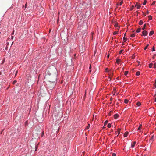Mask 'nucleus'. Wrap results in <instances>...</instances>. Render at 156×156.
I'll use <instances>...</instances> for the list:
<instances>
[{
  "instance_id": "nucleus-1",
  "label": "nucleus",
  "mask_w": 156,
  "mask_h": 156,
  "mask_svg": "<svg viewBox=\"0 0 156 156\" xmlns=\"http://www.w3.org/2000/svg\"><path fill=\"white\" fill-rule=\"evenodd\" d=\"M57 72L56 69L55 67H53L52 69H48L46 71L45 73L48 75H51V77H53V80H51L52 82H50V84H52V86L51 88H53L55 85V82L56 80L57 77Z\"/></svg>"
},
{
  "instance_id": "nucleus-2",
  "label": "nucleus",
  "mask_w": 156,
  "mask_h": 156,
  "mask_svg": "<svg viewBox=\"0 0 156 156\" xmlns=\"http://www.w3.org/2000/svg\"><path fill=\"white\" fill-rule=\"evenodd\" d=\"M62 116L59 114L55 115L53 118V121L56 122L60 120Z\"/></svg>"
},
{
  "instance_id": "nucleus-3",
  "label": "nucleus",
  "mask_w": 156,
  "mask_h": 156,
  "mask_svg": "<svg viewBox=\"0 0 156 156\" xmlns=\"http://www.w3.org/2000/svg\"><path fill=\"white\" fill-rule=\"evenodd\" d=\"M142 34L144 36H146L148 34V32L145 30H143L142 32Z\"/></svg>"
},
{
  "instance_id": "nucleus-4",
  "label": "nucleus",
  "mask_w": 156,
  "mask_h": 156,
  "mask_svg": "<svg viewBox=\"0 0 156 156\" xmlns=\"http://www.w3.org/2000/svg\"><path fill=\"white\" fill-rule=\"evenodd\" d=\"M135 6V7L137 6V9H138L140 8L141 6L140 4L138 3H136Z\"/></svg>"
},
{
  "instance_id": "nucleus-5",
  "label": "nucleus",
  "mask_w": 156,
  "mask_h": 156,
  "mask_svg": "<svg viewBox=\"0 0 156 156\" xmlns=\"http://www.w3.org/2000/svg\"><path fill=\"white\" fill-rule=\"evenodd\" d=\"M136 143V141H134L132 142L131 147L132 148H133L134 147Z\"/></svg>"
},
{
  "instance_id": "nucleus-6",
  "label": "nucleus",
  "mask_w": 156,
  "mask_h": 156,
  "mask_svg": "<svg viewBox=\"0 0 156 156\" xmlns=\"http://www.w3.org/2000/svg\"><path fill=\"white\" fill-rule=\"evenodd\" d=\"M118 116L119 115L117 114H115L114 115V118L115 119H117Z\"/></svg>"
},
{
  "instance_id": "nucleus-7",
  "label": "nucleus",
  "mask_w": 156,
  "mask_h": 156,
  "mask_svg": "<svg viewBox=\"0 0 156 156\" xmlns=\"http://www.w3.org/2000/svg\"><path fill=\"white\" fill-rule=\"evenodd\" d=\"M154 33V31H151L149 33V36H151Z\"/></svg>"
},
{
  "instance_id": "nucleus-8",
  "label": "nucleus",
  "mask_w": 156,
  "mask_h": 156,
  "mask_svg": "<svg viewBox=\"0 0 156 156\" xmlns=\"http://www.w3.org/2000/svg\"><path fill=\"white\" fill-rule=\"evenodd\" d=\"M90 126V124H89L88 125V126H87V127H86V128L85 129V130H87L89 129Z\"/></svg>"
},
{
  "instance_id": "nucleus-9",
  "label": "nucleus",
  "mask_w": 156,
  "mask_h": 156,
  "mask_svg": "<svg viewBox=\"0 0 156 156\" xmlns=\"http://www.w3.org/2000/svg\"><path fill=\"white\" fill-rule=\"evenodd\" d=\"M128 133H128V132H126L125 133H124V137H126V136H127V135H128Z\"/></svg>"
},
{
  "instance_id": "nucleus-10",
  "label": "nucleus",
  "mask_w": 156,
  "mask_h": 156,
  "mask_svg": "<svg viewBox=\"0 0 156 156\" xmlns=\"http://www.w3.org/2000/svg\"><path fill=\"white\" fill-rule=\"evenodd\" d=\"M142 126V125L140 124V125L139 126V128H138V131H140L141 129V128Z\"/></svg>"
},
{
  "instance_id": "nucleus-11",
  "label": "nucleus",
  "mask_w": 156,
  "mask_h": 156,
  "mask_svg": "<svg viewBox=\"0 0 156 156\" xmlns=\"http://www.w3.org/2000/svg\"><path fill=\"white\" fill-rule=\"evenodd\" d=\"M141 31V28H138L136 30V32L137 33L140 32Z\"/></svg>"
},
{
  "instance_id": "nucleus-12",
  "label": "nucleus",
  "mask_w": 156,
  "mask_h": 156,
  "mask_svg": "<svg viewBox=\"0 0 156 156\" xmlns=\"http://www.w3.org/2000/svg\"><path fill=\"white\" fill-rule=\"evenodd\" d=\"M143 23V22L142 20H140L139 22V24L140 25H142Z\"/></svg>"
},
{
  "instance_id": "nucleus-13",
  "label": "nucleus",
  "mask_w": 156,
  "mask_h": 156,
  "mask_svg": "<svg viewBox=\"0 0 156 156\" xmlns=\"http://www.w3.org/2000/svg\"><path fill=\"white\" fill-rule=\"evenodd\" d=\"M136 105L138 106H139L141 105V103L140 102H137Z\"/></svg>"
},
{
  "instance_id": "nucleus-14",
  "label": "nucleus",
  "mask_w": 156,
  "mask_h": 156,
  "mask_svg": "<svg viewBox=\"0 0 156 156\" xmlns=\"http://www.w3.org/2000/svg\"><path fill=\"white\" fill-rule=\"evenodd\" d=\"M140 74V72L139 71H137L136 73V75L137 76H139Z\"/></svg>"
},
{
  "instance_id": "nucleus-15",
  "label": "nucleus",
  "mask_w": 156,
  "mask_h": 156,
  "mask_svg": "<svg viewBox=\"0 0 156 156\" xmlns=\"http://www.w3.org/2000/svg\"><path fill=\"white\" fill-rule=\"evenodd\" d=\"M149 18V20H151L152 19V17L151 16L149 15L148 16Z\"/></svg>"
},
{
  "instance_id": "nucleus-16",
  "label": "nucleus",
  "mask_w": 156,
  "mask_h": 156,
  "mask_svg": "<svg viewBox=\"0 0 156 156\" xmlns=\"http://www.w3.org/2000/svg\"><path fill=\"white\" fill-rule=\"evenodd\" d=\"M146 26V24H144V25L143 26V27L142 28V30H144V29L145 28Z\"/></svg>"
},
{
  "instance_id": "nucleus-17",
  "label": "nucleus",
  "mask_w": 156,
  "mask_h": 156,
  "mask_svg": "<svg viewBox=\"0 0 156 156\" xmlns=\"http://www.w3.org/2000/svg\"><path fill=\"white\" fill-rule=\"evenodd\" d=\"M120 61V59H118L116 60V62L118 64H119V62Z\"/></svg>"
},
{
  "instance_id": "nucleus-18",
  "label": "nucleus",
  "mask_w": 156,
  "mask_h": 156,
  "mask_svg": "<svg viewBox=\"0 0 156 156\" xmlns=\"http://www.w3.org/2000/svg\"><path fill=\"white\" fill-rule=\"evenodd\" d=\"M128 102V100L126 99H125L124 100V102L126 104Z\"/></svg>"
},
{
  "instance_id": "nucleus-19",
  "label": "nucleus",
  "mask_w": 156,
  "mask_h": 156,
  "mask_svg": "<svg viewBox=\"0 0 156 156\" xmlns=\"http://www.w3.org/2000/svg\"><path fill=\"white\" fill-rule=\"evenodd\" d=\"M153 64L152 63L149 64V67L150 68H151L153 66Z\"/></svg>"
},
{
  "instance_id": "nucleus-20",
  "label": "nucleus",
  "mask_w": 156,
  "mask_h": 156,
  "mask_svg": "<svg viewBox=\"0 0 156 156\" xmlns=\"http://www.w3.org/2000/svg\"><path fill=\"white\" fill-rule=\"evenodd\" d=\"M146 3H147V0H145L144 1V2L143 3V5H145L146 4Z\"/></svg>"
},
{
  "instance_id": "nucleus-21",
  "label": "nucleus",
  "mask_w": 156,
  "mask_h": 156,
  "mask_svg": "<svg viewBox=\"0 0 156 156\" xmlns=\"http://www.w3.org/2000/svg\"><path fill=\"white\" fill-rule=\"evenodd\" d=\"M134 7H135V6L132 5V7L130 8V10H132Z\"/></svg>"
},
{
  "instance_id": "nucleus-22",
  "label": "nucleus",
  "mask_w": 156,
  "mask_h": 156,
  "mask_svg": "<svg viewBox=\"0 0 156 156\" xmlns=\"http://www.w3.org/2000/svg\"><path fill=\"white\" fill-rule=\"evenodd\" d=\"M128 73V71H126L125 72L124 75L125 76H126V75H127Z\"/></svg>"
},
{
  "instance_id": "nucleus-23",
  "label": "nucleus",
  "mask_w": 156,
  "mask_h": 156,
  "mask_svg": "<svg viewBox=\"0 0 156 156\" xmlns=\"http://www.w3.org/2000/svg\"><path fill=\"white\" fill-rule=\"evenodd\" d=\"M118 31H115V32H114V33H113V34L114 35H115V34H118Z\"/></svg>"
},
{
  "instance_id": "nucleus-24",
  "label": "nucleus",
  "mask_w": 156,
  "mask_h": 156,
  "mask_svg": "<svg viewBox=\"0 0 156 156\" xmlns=\"http://www.w3.org/2000/svg\"><path fill=\"white\" fill-rule=\"evenodd\" d=\"M107 126L108 128H110L111 126V124L110 123L108 124Z\"/></svg>"
},
{
  "instance_id": "nucleus-25",
  "label": "nucleus",
  "mask_w": 156,
  "mask_h": 156,
  "mask_svg": "<svg viewBox=\"0 0 156 156\" xmlns=\"http://www.w3.org/2000/svg\"><path fill=\"white\" fill-rule=\"evenodd\" d=\"M120 130H121L120 129H118V131H117V132H118V135H117V136H118V135L120 133V132H120Z\"/></svg>"
},
{
  "instance_id": "nucleus-26",
  "label": "nucleus",
  "mask_w": 156,
  "mask_h": 156,
  "mask_svg": "<svg viewBox=\"0 0 156 156\" xmlns=\"http://www.w3.org/2000/svg\"><path fill=\"white\" fill-rule=\"evenodd\" d=\"M135 36V35L134 34H132L131 35V37H133Z\"/></svg>"
},
{
  "instance_id": "nucleus-27",
  "label": "nucleus",
  "mask_w": 156,
  "mask_h": 156,
  "mask_svg": "<svg viewBox=\"0 0 156 156\" xmlns=\"http://www.w3.org/2000/svg\"><path fill=\"white\" fill-rule=\"evenodd\" d=\"M154 137V135H152L151 137L150 138V140H153V139Z\"/></svg>"
},
{
  "instance_id": "nucleus-28",
  "label": "nucleus",
  "mask_w": 156,
  "mask_h": 156,
  "mask_svg": "<svg viewBox=\"0 0 156 156\" xmlns=\"http://www.w3.org/2000/svg\"><path fill=\"white\" fill-rule=\"evenodd\" d=\"M108 121H107V120L105 122L104 125L105 126L108 123Z\"/></svg>"
},
{
  "instance_id": "nucleus-29",
  "label": "nucleus",
  "mask_w": 156,
  "mask_h": 156,
  "mask_svg": "<svg viewBox=\"0 0 156 156\" xmlns=\"http://www.w3.org/2000/svg\"><path fill=\"white\" fill-rule=\"evenodd\" d=\"M123 3V1L122 0L121 1V2H120V4H119V5H121Z\"/></svg>"
},
{
  "instance_id": "nucleus-30",
  "label": "nucleus",
  "mask_w": 156,
  "mask_h": 156,
  "mask_svg": "<svg viewBox=\"0 0 156 156\" xmlns=\"http://www.w3.org/2000/svg\"><path fill=\"white\" fill-rule=\"evenodd\" d=\"M118 24L117 23H116L115 25V27H117L118 26Z\"/></svg>"
},
{
  "instance_id": "nucleus-31",
  "label": "nucleus",
  "mask_w": 156,
  "mask_h": 156,
  "mask_svg": "<svg viewBox=\"0 0 156 156\" xmlns=\"http://www.w3.org/2000/svg\"><path fill=\"white\" fill-rule=\"evenodd\" d=\"M112 112V111H110V112H109V113H108V115L109 116H110L111 115V113Z\"/></svg>"
},
{
  "instance_id": "nucleus-32",
  "label": "nucleus",
  "mask_w": 156,
  "mask_h": 156,
  "mask_svg": "<svg viewBox=\"0 0 156 156\" xmlns=\"http://www.w3.org/2000/svg\"><path fill=\"white\" fill-rule=\"evenodd\" d=\"M149 46V45H147L144 48V50H145L147 49V48L148 46Z\"/></svg>"
},
{
  "instance_id": "nucleus-33",
  "label": "nucleus",
  "mask_w": 156,
  "mask_h": 156,
  "mask_svg": "<svg viewBox=\"0 0 156 156\" xmlns=\"http://www.w3.org/2000/svg\"><path fill=\"white\" fill-rule=\"evenodd\" d=\"M154 68H156V63H155L154 64Z\"/></svg>"
},
{
  "instance_id": "nucleus-34",
  "label": "nucleus",
  "mask_w": 156,
  "mask_h": 156,
  "mask_svg": "<svg viewBox=\"0 0 156 156\" xmlns=\"http://www.w3.org/2000/svg\"><path fill=\"white\" fill-rule=\"evenodd\" d=\"M91 68V65H90L89 67V69H90L89 72H91V70L90 69Z\"/></svg>"
},
{
  "instance_id": "nucleus-35",
  "label": "nucleus",
  "mask_w": 156,
  "mask_h": 156,
  "mask_svg": "<svg viewBox=\"0 0 156 156\" xmlns=\"http://www.w3.org/2000/svg\"><path fill=\"white\" fill-rule=\"evenodd\" d=\"M112 156H116V154L115 153H113L112 154Z\"/></svg>"
},
{
  "instance_id": "nucleus-36",
  "label": "nucleus",
  "mask_w": 156,
  "mask_h": 156,
  "mask_svg": "<svg viewBox=\"0 0 156 156\" xmlns=\"http://www.w3.org/2000/svg\"><path fill=\"white\" fill-rule=\"evenodd\" d=\"M155 2H155V1H154L153 2V3H152V4L151 5H154V4H155Z\"/></svg>"
},
{
  "instance_id": "nucleus-37",
  "label": "nucleus",
  "mask_w": 156,
  "mask_h": 156,
  "mask_svg": "<svg viewBox=\"0 0 156 156\" xmlns=\"http://www.w3.org/2000/svg\"><path fill=\"white\" fill-rule=\"evenodd\" d=\"M155 51V49L154 48V46L153 47V48H152V51Z\"/></svg>"
},
{
  "instance_id": "nucleus-38",
  "label": "nucleus",
  "mask_w": 156,
  "mask_h": 156,
  "mask_svg": "<svg viewBox=\"0 0 156 156\" xmlns=\"http://www.w3.org/2000/svg\"><path fill=\"white\" fill-rule=\"evenodd\" d=\"M123 51V50H121L120 51V52H119V54H121V53H122V51Z\"/></svg>"
},
{
  "instance_id": "nucleus-39",
  "label": "nucleus",
  "mask_w": 156,
  "mask_h": 156,
  "mask_svg": "<svg viewBox=\"0 0 156 156\" xmlns=\"http://www.w3.org/2000/svg\"><path fill=\"white\" fill-rule=\"evenodd\" d=\"M17 82V81H16V80H14L13 82V83L14 84H15V83H16Z\"/></svg>"
},
{
  "instance_id": "nucleus-40",
  "label": "nucleus",
  "mask_w": 156,
  "mask_h": 156,
  "mask_svg": "<svg viewBox=\"0 0 156 156\" xmlns=\"http://www.w3.org/2000/svg\"><path fill=\"white\" fill-rule=\"evenodd\" d=\"M123 40L125 41H126V39L125 38V37H124Z\"/></svg>"
},
{
  "instance_id": "nucleus-41",
  "label": "nucleus",
  "mask_w": 156,
  "mask_h": 156,
  "mask_svg": "<svg viewBox=\"0 0 156 156\" xmlns=\"http://www.w3.org/2000/svg\"><path fill=\"white\" fill-rule=\"evenodd\" d=\"M44 135V132H43L42 133V135H41L42 136Z\"/></svg>"
},
{
  "instance_id": "nucleus-42",
  "label": "nucleus",
  "mask_w": 156,
  "mask_h": 156,
  "mask_svg": "<svg viewBox=\"0 0 156 156\" xmlns=\"http://www.w3.org/2000/svg\"><path fill=\"white\" fill-rule=\"evenodd\" d=\"M106 71L107 72H108V68H106Z\"/></svg>"
},
{
  "instance_id": "nucleus-43",
  "label": "nucleus",
  "mask_w": 156,
  "mask_h": 156,
  "mask_svg": "<svg viewBox=\"0 0 156 156\" xmlns=\"http://www.w3.org/2000/svg\"><path fill=\"white\" fill-rule=\"evenodd\" d=\"M156 54H154V55L153 56V58H154L155 57V56H156Z\"/></svg>"
},
{
  "instance_id": "nucleus-44",
  "label": "nucleus",
  "mask_w": 156,
  "mask_h": 156,
  "mask_svg": "<svg viewBox=\"0 0 156 156\" xmlns=\"http://www.w3.org/2000/svg\"><path fill=\"white\" fill-rule=\"evenodd\" d=\"M143 15L144 16H145L146 15V13H143Z\"/></svg>"
},
{
  "instance_id": "nucleus-45",
  "label": "nucleus",
  "mask_w": 156,
  "mask_h": 156,
  "mask_svg": "<svg viewBox=\"0 0 156 156\" xmlns=\"http://www.w3.org/2000/svg\"><path fill=\"white\" fill-rule=\"evenodd\" d=\"M96 52H97V50H95V51H94V55H95V53H96Z\"/></svg>"
},
{
  "instance_id": "nucleus-46",
  "label": "nucleus",
  "mask_w": 156,
  "mask_h": 156,
  "mask_svg": "<svg viewBox=\"0 0 156 156\" xmlns=\"http://www.w3.org/2000/svg\"><path fill=\"white\" fill-rule=\"evenodd\" d=\"M154 101H155L156 102V97L155 98L154 100Z\"/></svg>"
},
{
  "instance_id": "nucleus-47",
  "label": "nucleus",
  "mask_w": 156,
  "mask_h": 156,
  "mask_svg": "<svg viewBox=\"0 0 156 156\" xmlns=\"http://www.w3.org/2000/svg\"><path fill=\"white\" fill-rule=\"evenodd\" d=\"M95 119H97V115H95Z\"/></svg>"
},
{
  "instance_id": "nucleus-48",
  "label": "nucleus",
  "mask_w": 156,
  "mask_h": 156,
  "mask_svg": "<svg viewBox=\"0 0 156 156\" xmlns=\"http://www.w3.org/2000/svg\"><path fill=\"white\" fill-rule=\"evenodd\" d=\"M137 62H138L139 64H140V62L138 61Z\"/></svg>"
},
{
  "instance_id": "nucleus-49",
  "label": "nucleus",
  "mask_w": 156,
  "mask_h": 156,
  "mask_svg": "<svg viewBox=\"0 0 156 156\" xmlns=\"http://www.w3.org/2000/svg\"><path fill=\"white\" fill-rule=\"evenodd\" d=\"M149 13V12L148 11H147V14H148Z\"/></svg>"
},
{
  "instance_id": "nucleus-50",
  "label": "nucleus",
  "mask_w": 156,
  "mask_h": 156,
  "mask_svg": "<svg viewBox=\"0 0 156 156\" xmlns=\"http://www.w3.org/2000/svg\"><path fill=\"white\" fill-rule=\"evenodd\" d=\"M135 57V56L134 55H133V58H134Z\"/></svg>"
},
{
  "instance_id": "nucleus-51",
  "label": "nucleus",
  "mask_w": 156,
  "mask_h": 156,
  "mask_svg": "<svg viewBox=\"0 0 156 156\" xmlns=\"http://www.w3.org/2000/svg\"><path fill=\"white\" fill-rule=\"evenodd\" d=\"M107 58H108L109 57V54H108V55H107Z\"/></svg>"
},
{
  "instance_id": "nucleus-52",
  "label": "nucleus",
  "mask_w": 156,
  "mask_h": 156,
  "mask_svg": "<svg viewBox=\"0 0 156 156\" xmlns=\"http://www.w3.org/2000/svg\"><path fill=\"white\" fill-rule=\"evenodd\" d=\"M125 35H126V34H125L124 35V37H125Z\"/></svg>"
},
{
  "instance_id": "nucleus-53",
  "label": "nucleus",
  "mask_w": 156,
  "mask_h": 156,
  "mask_svg": "<svg viewBox=\"0 0 156 156\" xmlns=\"http://www.w3.org/2000/svg\"><path fill=\"white\" fill-rule=\"evenodd\" d=\"M81 47H82V48H83V46L82 45V46H81Z\"/></svg>"
},
{
  "instance_id": "nucleus-54",
  "label": "nucleus",
  "mask_w": 156,
  "mask_h": 156,
  "mask_svg": "<svg viewBox=\"0 0 156 156\" xmlns=\"http://www.w3.org/2000/svg\"><path fill=\"white\" fill-rule=\"evenodd\" d=\"M51 29H50L49 32H50V31H51Z\"/></svg>"
},
{
  "instance_id": "nucleus-55",
  "label": "nucleus",
  "mask_w": 156,
  "mask_h": 156,
  "mask_svg": "<svg viewBox=\"0 0 156 156\" xmlns=\"http://www.w3.org/2000/svg\"><path fill=\"white\" fill-rule=\"evenodd\" d=\"M117 79H119V77H118L117 78Z\"/></svg>"
},
{
  "instance_id": "nucleus-56",
  "label": "nucleus",
  "mask_w": 156,
  "mask_h": 156,
  "mask_svg": "<svg viewBox=\"0 0 156 156\" xmlns=\"http://www.w3.org/2000/svg\"><path fill=\"white\" fill-rule=\"evenodd\" d=\"M12 38H13V36L12 37Z\"/></svg>"
},
{
  "instance_id": "nucleus-57",
  "label": "nucleus",
  "mask_w": 156,
  "mask_h": 156,
  "mask_svg": "<svg viewBox=\"0 0 156 156\" xmlns=\"http://www.w3.org/2000/svg\"><path fill=\"white\" fill-rule=\"evenodd\" d=\"M94 118H93V120H94Z\"/></svg>"
},
{
  "instance_id": "nucleus-58",
  "label": "nucleus",
  "mask_w": 156,
  "mask_h": 156,
  "mask_svg": "<svg viewBox=\"0 0 156 156\" xmlns=\"http://www.w3.org/2000/svg\"><path fill=\"white\" fill-rule=\"evenodd\" d=\"M93 34V33H91L92 34Z\"/></svg>"
},
{
  "instance_id": "nucleus-59",
  "label": "nucleus",
  "mask_w": 156,
  "mask_h": 156,
  "mask_svg": "<svg viewBox=\"0 0 156 156\" xmlns=\"http://www.w3.org/2000/svg\"><path fill=\"white\" fill-rule=\"evenodd\" d=\"M76 54H75V56H76Z\"/></svg>"
}]
</instances>
